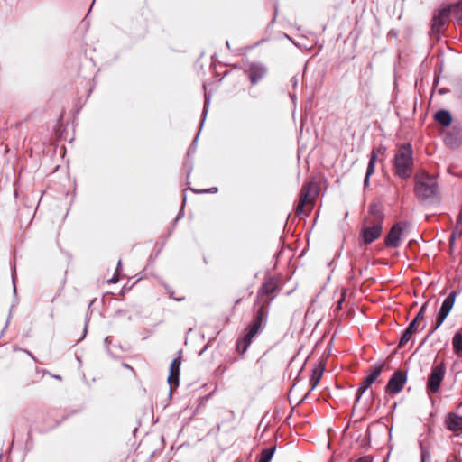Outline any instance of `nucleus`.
Here are the masks:
<instances>
[{"mask_svg": "<svg viewBox=\"0 0 462 462\" xmlns=\"http://www.w3.org/2000/svg\"><path fill=\"white\" fill-rule=\"evenodd\" d=\"M413 165L412 146L410 143H404L398 148L393 160L394 174L402 180H407L412 175Z\"/></svg>", "mask_w": 462, "mask_h": 462, "instance_id": "nucleus-1", "label": "nucleus"}, {"mask_svg": "<svg viewBox=\"0 0 462 462\" xmlns=\"http://www.w3.org/2000/svg\"><path fill=\"white\" fill-rule=\"evenodd\" d=\"M414 183V192L419 200H429L439 193V185L435 177L426 171H420L416 173Z\"/></svg>", "mask_w": 462, "mask_h": 462, "instance_id": "nucleus-2", "label": "nucleus"}, {"mask_svg": "<svg viewBox=\"0 0 462 462\" xmlns=\"http://www.w3.org/2000/svg\"><path fill=\"white\" fill-rule=\"evenodd\" d=\"M263 317V309L261 308L257 316L252 322V324L245 329V337L240 339L236 344L237 351L241 354H245L250 346L252 339L258 334L262 327V320Z\"/></svg>", "mask_w": 462, "mask_h": 462, "instance_id": "nucleus-3", "label": "nucleus"}, {"mask_svg": "<svg viewBox=\"0 0 462 462\" xmlns=\"http://www.w3.org/2000/svg\"><path fill=\"white\" fill-rule=\"evenodd\" d=\"M452 13L451 6H445L439 9L431 19V37L436 41L440 39L444 27Z\"/></svg>", "mask_w": 462, "mask_h": 462, "instance_id": "nucleus-4", "label": "nucleus"}, {"mask_svg": "<svg viewBox=\"0 0 462 462\" xmlns=\"http://www.w3.org/2000/svg\"><path fill=\"white\" fill-rule=\"evenodd\" d=\"M446 374V365L444 362L435 365L431 367V371L427 380L428 393H437L439 391L441 383Z\"/></svg>", "mask_w": 462, "mask_h": 462, "instance_id": "nucleus-5", "label": "nucleus"}, {"mask_svg": "<svg viewBox=\"0 0 462 462\" xmlns=\"http://www.w3.org/2000/svg\"><path fill=\"white\" fill-rule=\"evenodd\" d=\"M316 194V186L312 182H309L303 187L302 193L296 208L297 215H307L310 211Z\"/></svg>", "mask_w": 462, "mask_h": 462, "instance_id": "nucleus-6", "label": "nucleus"}, {"mask_svg": "<svg viewBox=\"0 0 462 462\" xmlns=\"http://www.w3.org/2000/svg\"><path fill=\"white\" fill-rule=\"evenodd\" d=\"M407 226L408 223L405 221H399L393 224L384 237L385 246L397 248L401 245L402 236Z\"/></svg>", "mask_w": 462, "mask_h": 462, "instance_id": "nucleus-7", "label": "nucleus"}, {"mask_svg": "<svg viewBox=\"0 0 462 462\" xmlns=\"http://www.w3.org/2000/svg\"><path fill=\"white\" fill-rule=\"evenodd\" d=\"M382 231V223H373V221H371L370 225L363 226L360 232V244L369 245L373 243L381 236Z\"/></svg>", "mask_w": 462, "mask_h": 462, "instance_id": "nucleus-8", "label": "nucleus"}, {"mask_svg": "<svg viewBox=\"0 0 462 462\" xmlns=\"http://www.w3.org/2000/svg\"><path fill=\"white\" fill-rule=\"evenodd\" d=\"M407 381V374L401 369L396 370L390 377L385 391L390 394L399 393L404 387Z\"/></svg>", "mask_w": 462, "mask_h": 462, "instance_id": "nucleus-9", "label": "nucleus"}, {"mask_svg": "<svg viewBox=\"0 0 462 462\" xmlns=\"http://www.w3.org/2000/svg\"><path fill=\"white\" fill-rule=\"evenodd\" d=\"M444 143L449 149H457L462 143V128L458 125H453L444 136Z\"/></svg>", "mask_w": 462, "mask_h": 462, "instance_id": "nucleus-10", "label": "nucleus"}, {"mask_svg": "<svg viewBox=\"0 0 462 462\" xmlns=\"http://www.w3.org/2000/svg\"><path fill=\"white\" fill-rule=\"evenodd\" d=\"M445 426L449 431L459 436L462 433V416L453 412L448 413L445 420Z\"/></svg>", "mask_w": 462, "mask_h": 462, "instance_id": "nucleus-11", "label": "nucleus"}, {"mask_svg": "<svg viewBox=\"0 0 462 462\" xmlns=\"http://www.w3.org/2000/svg\"><path fill=\"white\" fill-rule=\"evenodd\" d=\"M433 119L437 124L444 128L449 127L452 124L453 117L451 113L447 109H439L433 115Z\"/></svg>", "mask_w": 462, "mask_h": 462, "instance_id": "nucleus-12", "label": "nucleus"}, {"mask_svg": "<svg viewBox=\"0 0 462 462\" xmlns=\"http://www.w3.org/2000/svg\"><path fill=\"white\" fill-rule=\"evenodd\" d=\"M458 293V291H452L443 300L439 311L448 316L454 306L456 297Z\"/></svg>", "mask_w": 462, "mask_h": 462, "instance_id": "nucleus-13", "label": "nucleus"}, {"mask_svg": "<svg viewBox=\"0 0 462 462\" xmlns=\"http://www.w3.org/2000/svg\"><path fill=\"white\" fill-rule=\"evenodd\" d=\"M249 79L253 84L258 82L265 74V69L260 64H252L248 69Z\"/></svg>", "mask_w": 462, "mask_h": 462, "instance_id": "nucleus-14", "label": "nucleus"}, {"mask_svg": "<svg viewBox=\"0 0 462 462\" xmlns=\"http://www.w3.org/2000/svg\"><path fill=\"white\" fill-rule=\"evenodd\" d=\"M180 360L179 358H175L172 360L170 366V374L168 376L169 384L171 386L175 384L178 385V378H179V371H180Z\"/></svg>", "mask_w": 462, "mask_h": 462, "instance_id": "nucleus-15", "label": "nucleus"}, {"mask_svg": "<svg viewBox=\"0 0 462 462\" xmlns=\"http://www.w3.org/2000/svg\"><path fill=\"white\" fill-rule=\"evenodd\" d=\"M323 372H324L323 365L321 363H317L311 371V374H310V383L311 384L310 390H313L316 388L320 378L322 377Z\"/></svg>", "mask_w": 462, "mask_h": 462, "instance_id": "nucleus-16", "label": "nucleus"}, {"mask_svg": "<svg viewBox=\"0 0 462 462\" xmlns=\"http://www.w3.org/2000/svg\"><path fill=\"white\" fill-rule=\"evenodd\" d=\"M376 160H377V154L375 153L374 151H373L370 154L365 176L364 178V189H366L369 186V179H370L371 175H373L374 172Z\"/></svg>", "mask_w": 462, "mask_h": 462, "instance_id": "nucleus-17", "label": "nucleus"}, {"mask_svg": "<svg viewBox=\"0 0 462 462\" xmlns=\"http://www.w3.org/2000/svg\"><path fill=\"white\" fill-rule=\"evenodd\" d=\"M417 332V329H415L412 326L408 325L407 328L402 332L399 343H398V348L401 349L404 347V346L411 339L412 336Z\"/></svg>", "mask_w": 462, "mask_h": 462, "instance_id": "nucleus-18", "label": "nucleus"}, {"mask_svg": "<svg viewBox=\"0 0 462 462\" xmlns=\"http://www.w3.org/2000/svg\"><path fill=\"white\" fill-rule=\"evenodd\" d=\"M369 213L373 216V223H382L383 222V219H384V215L383 213L382 212L379 205H377L376 203H372L370 206H369Z\"/></svg>", "mask_w": 462, "mask_h": 462, "instance_id": "nucleus-19", "label": "nucleus"}, {"mask_svg": "<svg viewBox=\"0 0 462 462\" xmlns=\"http://www.w3.org/2000/svg\"><path fill=\"white\" fill-rule=\"evenodd\" d=\"M383 369V364H374L368 371L365 378H368L372 383L380 376Z\"/></svg>", "mask_w": 462, "mask_h": 462, "instance_id": "nucleus-20", "label": "nucleus"}, {"mask_svg": "<svg viewBox=\"0 0 462 462\" xmlns=\"http://www.w3.org/2000/svg\"><path fill=\"white\" fill-rule=\"evenodd\" d=\"M427 307H428V302H424L420 306V308L418 313L416 314V316L414 317V319L409 323L410 326L413 325V328L418 330L420 322H421L424 319Z\"/></svg>", "mask_w": 462, "mask_h": 462, "instance_id": "nucleus-21", "label": "nucleus"}, {"mask_svg": "<svg viewBox=\"0 0 462 462\" xmlns=\"http://www.w3.org/2000/svg\"><path fill=\"white\" fill-rule=\"evenodd\" d=\"M453 348L454 352L458 355L462 356V333L457 331L455 333L453 339H452Z\"/></svg>", "mask_w": 462, "mask_h": 462, "instance_id": "nucleus-22", "label": "nucleus"}, {"mask_svg": "<svg viewBox=\"0 0 462 462\" xmlns=\"http://www.w3.org/2000/svg\"><path fill=\"white\" fill-rule=\"evenodd\" d=\"M275 289V283L273 280L266 281L259 291L260 295L271 294Z\"/></svg>", "mask_w": 462, "mask_h": 462, "instance_id": "nucleus-23", "label": "nucleus"}, {"mask_svg": "<svg viewBox=\"0 0 462 462\" xmlns=\"http://www.w3.org/2000/svg\"><path fill=\"white\" fill-rule=\"evenodd\" d=\"M452 11L454 12L457 23L462 26V0L452 6Z\"/></svg>", "mask_w": 462, "mask_h": 462, "instance_id": "nucleus-24", "label": "nucleus"}, {"mask_svg": "<svg viewBox=\"0 0 462 462\" xmlns=\"http://www.w3.org/2000/svg\"><path fill=\"white\" fill-rule=\"evenodd\" d=\"M274 450V448L263 449L261 453L259 462H271Z\"/></svg>", "mask_w": 462, "mask_h": 462, "instance_id": "nucleus-25", "label": "nucleus"}, {"mask_svg": "<svg viewBox=\"0 0 462 462\" xmlns=\"http://www.w3.org/2000/svg\"><path fill=\"white\" fill-rule=\"evenodd\" d=\"M372 385V382L368 378H364L356 391L357 399Z\"/></svg>", "mask_w": 462, "mask_h": 462, "instance_id": "nucleus-26", "label": "nucleus"}, {"mask_svg": "<svg viewBox=\"0 0 462 462\" xmlns=\"http://www.w3.org/2000/svg\"><path fill=\"white\" fill-rule=\"evenodd\" d=\"M419 444L420 448V462H426L430 458V450L424 447L422 441H420Z\"/></svg>", "mask_w": 462, "mask_h": 462, "instance_id": "nucleus-27", "label": "nucleus"}, {"mask_svg": "<svg viewBox=\"0 0 462 462\" xmlns=\"http://www.w3.org/2000/svg\"><path fill=\"white\" fill-rule=\"evenodd\" d=\"M447 317L448 315L439 311L436 316L434 326L439 328L443 324Z\"/></svg>", "mask_w": 462, "mask_h": 462, "instance_id": "nucleus-28", "label": "nucleus"}, {"mask_svg": "<svg viewBox=\"0 0 462 462\" xmlns=\"http://www.w3.org/2000/svg\"><path fill=\"white\" fill-rule=\"evenodd\" d=\"M373 459L372 456H364L356 459L355 462H373Z\"/></svg>", "mask_w": 462, "mask_h": 462, "instance_id": "nucleus-29", "label": "nucleus"}, {"mask_svg": "<svg viewBox=\"0 0 462 462\" xmlns=\"http://www.w3.org/2000/svg\"><path fill=\"white\" fill-rule=\"evenodd\" d=\"M455 240H456V234H455V232H452L450 236H449L450 246L454 245Z\"/></svg>", "mask_w": 462, "mask_h": 462, "instance_id": "nucleus-30", "label": "nucleus"}, {"mask_svg": "<svg viewBox=\"0 0 462 462\" xmlns=\"http://www.w3.org/2000/svg\"><path fill=\"white\" fill-rule=\"evenodd\" d=\"M447 462H461V460L457 457H448Z\"/></svg>", "mask_w": 462, "mask_h": 462, "instance_id": "nucleus-31", "label": "nucleus"}, {"mask_svg": "<svg viewBox=\"0 0 462 462\" xmlns=\"http://www.w3.org/2000/svg\"><path fill=\"white\" fill-rule=\"evenodd\" d=\"M344 297H345V291L343 290V291H342V298H341V300L338 301V308H340V309L342 308V303H343V301H344Z\"/></svg>", "mask_w": 462, "mask_h": 462, "instance_id": "nucleus-32", "label": "nucleus"}, {"mask_svg": "<svg viewBox=\"0 0 462 462\" xmlns=\"http://www.w3.org/2000/svg\"><path fill=\"white\" fill-rule=\"evenodd\" d=\"M438 329V328H436L435 326L429 331V333L427 334V337H430L436 330Z\"/></svg>", "mask_w": 462, "mask_h": 462, "instance_id": "nucleus-33", "label": "nucleus"}, {"mask_svg": "<svg viewBox=\"0 0 462 462\" xmlns=\"http://www.w3.org/2000/svg\"><path fill=\"white\" fill-rule=\"evenodd\" d=\"M368 444H369V440H368V439H366V438H365V439H362V443H361V446H362V447H365V446H366V445H368Z\"/></svg>", "mask_w": 462, "mask_h": 462, "instance_id": "nucleus-34", "label": "nucleus"}, {"mask_svg": "<svg viewBox=\"0 0 462 462\" xmlns=\"http://www.w3.org/2000/svg\"><path fill=\"white\" fill-rule=\"evenodd\" d=\"M429 337H427V336L423 338V340L420 342V346L418 348L421 347L425 343L426 341L428 340Z\"/></svg>", "mask_w": 462, "mask_h": 462, "instance_id": "nucleus-35", "label": "nucleus"}, {"mask_svg": "<svg viewBox=\"0 0 462 462\" xmlns=\"http://www.w3.org/2000/svg\"><path fill=\"white\" fill-rule=\"evenodd\" d=\"M439 75L435 76V79H434L433 84H434V85H437V84L439 83Z\"/></svg>", "mask_w": 462, "mask_h": 462, "instance_id": "nucleus-36", "label": "nucleus"}, {"mask_svg": "<svg viewBox=\"0 0 462 462\" xmlns=\"http://www.w3.org/2000/svg\"><path fill=\"white\" fill-rule=\"evenodd\" d=\"M347 313H348V318H349L352 314L350 309H348Z\"/></svg>", "mask_w": 462, "mask_h": 462, "instance_id": "nucleus-37", "label": "nucleus"}, {"mask_svg": "<svg viewBox=\"0 0 462 462\" xmlns=\"http://www.w3.org/2000/svg\"><path fill=\"white\" fill-rule=\"evenodd\" d=\"M110 282H117V279H111Z\"/></svg>", "mask_w": 462, "mask_h": 462, "instance_id": "nucleus-38", "label": "nucleus"}, {"mask_svg": "<svg viewBox=\"0 0 462 462\" xmlns=\"http://www.w3.org/2000/svg\"><path fill=\"white\" fill-rule=\"evenodd\" d=\"M390 33H391L392 35H396V33H395V32H393V31H391V32H390Z\"/></svg>", "mask_w": 462, "mask_h": 462, "instance_id": "nucleus-39", "label": "nucleus"}, {"mask_svg": "<svg viewBox=\"0 0 462 462\" xmlns=\"http://www.w3.org/2000/svg\"><path fill=\"white\" fill-rule=\"evenodd\" d=\"M439 93H440V94H444V93H445V91H444L443 89H440V90H439Z\"/></svg>", "mask_w": 462, "mask_h": 462, "instance_id": "nucleus-40", "label": "nucleus"}, {"mask_svg": "<svg viewBox=\"0 0 462 462\" xmlns=\"http://www.w3.org/2000/svg\"><path fill=\"white\" fill-rule=\"evenodd\" d=\"M350 368H351L350 364L348 363V366H347L348 371H350Z\"/></svg>", "mask_w": 462, "mask_h": 462, "instance_id": "nucleus-41", "label": "nucleus"}]
</instances>
